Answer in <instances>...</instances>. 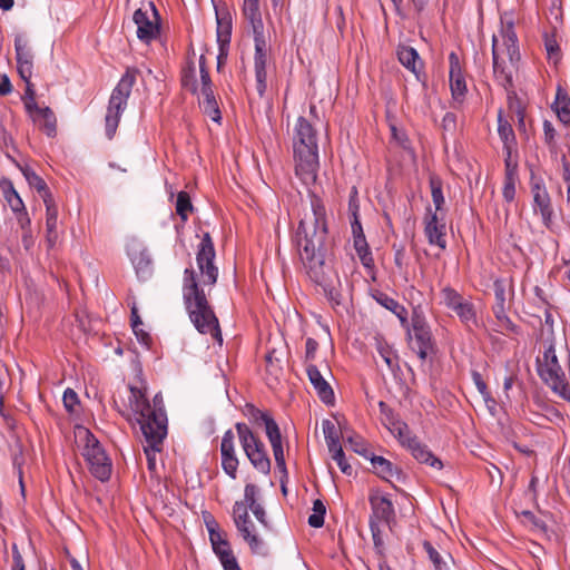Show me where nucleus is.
Wrapping results in <instances>:
<instances>
[{"instance_id": "f257e3e1", "label": "nucleus", "mask_w": 570, "mask_h": 570, "mask_svg": "<svg viewBox=\"0 0 570 570\" xmlns=\"http://www.w3.org/2000/svg\"><path fill=\"white\" fill-rule=\"evenodd\" d=\"M309 210L299 220L295 243L308 277L320 285L332 305L341 304L340 292L330 284L325 256L330 246L326 208L316 194H309Z\"/></svg>"}, {"instance_id": "f03ea898", "label": "nucleus", "mask_w": 570, "mask_h": 570, "mask_svg": "<svg viewBox=\"0 0 570 570\" xmlns=\"http://www.w3.org/2000/svg\"><path fill=\"white\" fill-rule=\"evenodd\" d=\"M216 256L214 242L205 233L198 245L196 262L199 275L194 268H186L183 279V299L190 322L200 334H209L219 344L223 343L218 318L209 304L206 286H214L218 278V268L214 264Z\"/></svg>"}, {"instance_id": "7ed1b4c3", "label": "nucleus", "mask_w": 570, "mask_h": 570, "mask_svg": "<svg viewBox=\"0 0 570 570\" xmlns=\"http://www.w3.org/2000/svg\"><path fill=\"white\" fill-rule=\"evenodd\" d=\"M521 55L513 21H501L492 37V65L495 80L505 90L513 88V73L519 70Z\"/></svg>"}, {"instance_id": "20e7f679", "label": "nucleus", "mask_w": 570, "mask_h": 570, "mask_svg": "<svg viewBox=\"0 0 570 570\" xmlns=\"http://www.w3.org/2000/svg\"><path fill=\"white\" fill-rule=\"evenodd\" d=\"M295 174L305 185L314 184L318 170L317 131L304 117H298L293 135Z\"/></svg>"}, {"instance_id": "39448f33", "label": "nucleus", "mask_w": 570, "mask_h": 570, "mask_svg": "<svg viewBox=\"0 0 570 570\" xmlns=\"http://www.w3.org/2000/svg\"><path fill=\"white\" fill-rule=\"evenodd\" d=\"M129 390V405L140 430L148 425L153 431H159V429L167 431V415L164 409L163 396L156 394L153 399V404H150L145 389L130 385Z\"/></svg>"}, {"instance_id": "423d86ee", "label": "nucleus", "mask_w": 570, "mask_h": 570, "mask_svg": "<svg viewBox=\"0 0 570 570\" xmlns=\"http://www.w3.org/2000/svg\"><path fill=\"white\" fill-rule=\"evenodd\" d=\"M75 439L81 454L88 463L91 474L100 481L109 480L111 475V460L106 454L98 439L85 426H77Z\"/></svg>"}, {"instance_id": "0eeeda50", "label": "nucleus", "mask_w": 570, "mask_h": 570, "mask_svg": "<svg viewBox=\"0 0 570 570\" xmlns=\"http://www.w3.org/2000/svg\"><path fill=\"white\" fill-rule=\"evenodd\" d=\"M139 75V69L128 67L110 95L105 117L106 136L108 139H112L116 134L121 114L127 107V101Z\"/></svg>"}, {"instance_id": "6e6552de", "label": "nucleus", "mask_w": 570, "mask_h": 570, "mask_svg": "<svg viewBox=\"0 0 570 570\" xmlns=\"http://www.w3.org/2000/svg\"><path fill=\"white\" fill-rule=\"evenodd\" d=\"M235 429L243 451L253 466L263 474H269L272 464L263 441L246 423L237 422Z\"/></svg>"}, {"instance_id": "1a4fd4ad", "label": "nucleus", "mask_w": 570, "mask_h": 570, "mask_svg": "<svg viewBox=\"0 0 570 570\" xmlns=\"http://www.w3.org/2000/svg\"><path fill=\"white\" fill-rule=\"evenodd\" d=\"M406 334L409 344L413 352L422 360L433 352L434 342L431 333L430 325L420 308H413L411 316V326L407 327Z\"/></svg>"}, {"instance_id": "9d476101", "label": "nucleus", "mask_w": 570, "mask_h": 570, "mask_svg": "<svg viewBox=\"0 0 570 570\" xmlns=\"http://www.w3.org/2000/svg\"><path fill=\"white\" fill-rule=\"evenodd\" d=\"M530 189L533 198V213L540 215L544 227L554 233V210L551 196L544 185L543 179L541 177H537L533 171L531 173L530 177Z\"/></svg>"}, {"instance_id": "9b49d317", "label": "nucleus", "mask_w": 570, "mask_h": 570, "mask_svg": "<svg viewBox=\"0 0 570 570\" xmlns=\"http://www.w3.org/2000/svg\"><path fill=\"white\" fill-rule=\"evenodd\" d=\"M538 373L552 391L568 383L552 344L544 350L542 358H538Z\"/></svg>"}, {"instance_id": "f8f14e48", "label": "nucleus", "mask_w": 570, "mask_h": 570, "mask_svg": "<svg viewBox=\"0 0 570 570\" xmlns=\"http://www.w3.org/2000/svg\"><path fill=\"white\" fill-rule=\"evenodd\" d=\"M255 43L254 68L256 79V90L259 97H263L267 89L266 66L269 56V46L264 32L253 33Z\"/></svg>"}, {"instance_id": "ddd939ff", "label": "nucleus", "mask_w": 570, "mask_h": 570, "mask_svg": "<svg viewBox=\"0 0 570 570\" xmlns=\"http://www.w3.org/2000/svg\"><path fill=\"white\" fill-rule=\"evenodd\" d=\"M137 26V37L148 43L159 33V16L153 2L148 3V10L137 9L132 17Z\"/></svg>"}, {"instance_id": "4468645a", "label": "nucleus", "mask_w": 570, "mask_h": 570, "mask_svg": "<svg viewBox=\"0 0 570 570\" xmlns=\"http://www.w3.org/2000/svg\"><path fill=\"white\" fill-rule=\"evenodd\" d=\"M233 519L238 532L247 542L252 552L257 554H265V546L263 540L259 539L257 534L253 533L252 531H246L245 529V524L250 523L246 503L235 502L233 507Z\"/></svg>"}, {"instance_id": "2eb2a0df", "label": "nucleus", "mask_w": 570, "mask_h": 570, "mask_svg": "<svg viewBox=\"0 0 570 570\" xmlns=\"http://www.w3.org/2000/svg\"><path fill=\"white\" fill-rule=\"evenodd\" d=\"M144 435V452L147 458V468L149 472L155 473L157 469L156 456L163 451L164 439L167 435L166 430L153 431L148 425L140 430Z\"/></svg>"}, {"instance_id": "dca6fc26", "label": "nucleus", "mask_w": 570, "mask_h": 570, "mask_svg": "<svg viewBox=\"0 0 570 570\" xmlns=\"http://www.w3.org/2000/svg\"><path fill=\"white\" fill-rule=\"evenodd\" d=\"M403 446L411 452L413 458L420 463L429 464L432 468L441 470L443 468L442 461L436 458L428 448L423 444L417 436L412 435L411 431H407V435L403 439H399Z\"/></svg>"}, {"instance_id": "f3484780", "label": "nucleus", "mask_w": 570, "mask_h": 570, "mask_svg": "<svg viewBox=\"0 0 570 570\" xmlns=\"http://www.w3.org/2000/svg\"><path fill=\"white\" fill-rule=\"evenodd\" d=\"M449 63H450V89L454 104L459 106L465 99V95L468 92L466 81L462 72V66L459 59V56L455 52H451L449 55Z\"/></svg>"}, {"instance_id": "a211bd4d", "label": "nucleus", "mask_w": 570, "mask_h": 570, "mask_svg": "<svg viewBox=\"0 0 570 570\" xmlns=\"http://www.w3.org/2000/svg\"><path fill=\"white\" fill-rule=\"evenodd\" d=\"M424 234L431 245H436L441 249L446 248V226L443 214H436L428 208Z\"/></svg>"}, {"instance_id": "6ab92c4d", "label": "nucleus", "mask_w": 570, "mask_h": 570, "mask_svg": "<svg viewBox=\"0 0 570 570\" xmlns=\"http://www.w3.org/2000/svg\"><path fill=\"white\" fill-rule=\"evenodd\" d=\"M222 469L233 480L237 478L239 465L235 450V435L232 430H227L220 443Z\"/></svg>"}, {"instance_id": "aec40b11", "label": "nucleus", "mask_w": 570, "mask_h": 570, "mask_svg": "<svg viewBox=\"0 0 570 570\" xmlns=\"http://www.w3.org/2000/svg\"><path fill=\"white\" fill-rule=\"evenodd\" d=\"M397 58L402 66L413 72L415 78L423 86H426L428 77L424 71V63L413 47L400 46L397 49Z\"/></svg>"}, {"instance_id": "412c9836", "label": "nucleus", "mask_w": 570, "mask_h": 570, "mask_svg": "<svg viewBox=\"0 0 570 570\" xmlns=\"http://www.w3.org/2000/svg\"><path fill=\"white\" fill-rule=\"evenodd\" d=\"M498 134L503 144L504 161H518L515 134L511 124L503 118L502 111L498 115Z\"/></svg>"}, {"instance_id": "4be33fe9", "label": "nucleus", "mask_w": 570, "mask_h": 570, "mask_svg": "<svg viewBox=\"0 0 570 570\" xmlns=\"http://www.w3.org/2000/svg\"><path fill=\"white\" fill-rule=\"evenodd\" d=\"M306 372L320 400L327 405H333L335 402L334 391L328 382L323 377L317 366L309 364Z\"/></svg>"}, {"instance_id": "5701e85b", "label": "nucleus", "mask_w": 570, "mask_h": 570, "mask_svg": "<svg viewBox=\"0 0 570 570\" xmlns=\"http://www.w3.org/2000/svg\"><path fill=\"white\" fill-rule=\"evenodd\" d=\"M372 515L370 520L389 524L395 517L394 507L390 499L384 495L374 494L370 497Z\"/></svg>"}, {"instance_id": "b1692460", "label": "nucleus", "mask_w": 570, "mask_h": 570, "mask_svg": "<svg viewBox=\"0 0 570 570\" xmlns=\"http://www.w3.org/2000/svg\"><path fill=\"white\" fill-rule=\"evenodd\" d=\"M27 115L48 137L57 135V118L51 108L38 107L36 111Z\"/></svg>"}, {"instance_id": "393cba45", "label": "nucleus", "mask_w": 570, "mask_h": 570, "mask_svg": "<svg viewBox=\"0 0 570 570\" xmlns=\"http://www.w3.org/2000/svg\"><path fill=\"white\" fill-rule=\"evenodd\" d=\"M0 189L2 191L3 198L10 206L11 210L14 213L16 219L22 217V214L24 216H29L20 195L9 178L2 177L0 179Z\"/></svg>"}, {"instance_id": "a878e982", "label": "nucleus", "mask_w": 570, "mask_h": 570, "mask_svg": "<svg viewBox=\"0 0 570 570\" xmlns=\"http://www.w3.org/2000/svg\"><path fill=\"white\" fill-rule=\"evenodd\" d=\"M267 438L271 442L276 466L283 474L287 473L286 463L284 458V450L282 444V435L278 424L275 421H269L267 424Z\"/></svg>"}, {"instance_id": "bb28decb", "label": "nucleus", "mask_w": 570, "mask_h": 570, "mask_svg": "<svg viewBox=\"0 0 570 570\" xmlns=\"http://www.w3.org/2000/svg\"><path fill=\"white\" fill-rule=\"evenodd\" d=\"M380 413L382 415L383 424L394 434L397 439H403L410 431L407 424L396 417L394 411L383 401L379 403Z\"/></svg>"}, {"instance_id": "cd10ccee", "label": "nucleus", "mask_w": 570, "mask_h": 570, "mask_svg": "<svg viewBox=\"0 0 570 570\" xmlns=\"http://www.w3.org/2000/svg\"><path fill=\"white\" fill-rule=\"evenodd\" d=\"M8 157L17 165V167L21 170L23 177L28 181L29 186L35 188L40 197L42 198L43 203L51 202V198H53V195L51 194L50 189L48 188L47 183L29 166H21L18 164L12 157L8 155Z\"/></svg>"}, {"instance_id": "c85d7f7f", "label": "nucleus", "mask_w": 570, "mask_h": 570, "mask_svg": "<svg viewBox=\"0 0 570 570\" xmlns=\"http://www.w3.org/2000/svg\"><path fill=\"white\" fill-rule=\"evenodd\" d=\"M371 461L374 473L381 479L391 482L393 479L397 481L402 478V471L391 461L381 455L372 453L368 458Z\"/></svg>"}, {"instance_id": "c756f323", "label": "nucleus", "mask_w": 570, "mask_h": 570, "mask_svg": "<svg viewBox=\"0 0 570 570\" xmlns=\"http://www.w3.org/2000/svg\"><path fill=\"white\" fill-rule=\"evenodd\" d=\"M518 180V161H504L502 196L507 203H512L515 199V185Z\"/></svg>"}, {"instance_id": "7c9ffc66", "label": "nucleus", "mask_w": 570, "mask_h": 570, "mask_svg": "<svg viewBox=\"0 0 570 570\" xmlns=\"http://www.w3.org/2000/svg\"><path fill=\"white\" fill-rule=\"evenodd\" d=\"M216 22H217V41L218 43H229L232 36V16L226 6H215Z\"/></svg>"}, {"instance_id": "2f4dec72", "label": "nucleus", "mask_w": 570, "mask_h": 570, "mask_svg": "<svg viewBox=\"0 0 570 570\" xmlns=\"http://www.w3.org/2000/svg\"><path fill=\"white\" fill-rule=\"evenodd\" d=\"M552 108L561 122L564 125L570 124V96L561 85H558L557 87L556 99L552 104Z\"/></svg>"}, {"instance_id": "473e14b6", "label": "nucleus", "mask_w": 570, "mask_h": 570, "mask_svg": "<svg viewBox=\"0 0 570 570\" xmlns=\"http://www.w3.org/2000/svg\"><path fill=\"white\" fill-rule=\"evenodd\" d=\"M423 549L432 562L434 570H451V564L454 560L450 553H441L430 541L426 540L423 542Z\"/></svg>"}, {"instance_id": "72a5a7b5", "label": "nucleus", "mask_w": 570, "mask_h": 570, "mask_svg": "<svg viewBox=\"0 0 570 570\" xmlns=\"http://www.w3.org/2000/svg\"><path fill=\"white\" fill-rule=\"evenodd\" d=\"M243 13L249 21L253 33L264 32V24L259 11V0H244Z\"/></svg>"}, {"instance_id": "f704fd0d", "label": "nucleus", "mask_w": 570, "mask_h": 570, "mask_svg": "<svg viewBox=\"0 0 570 570\" xmlns=\"http://www.w3.org/2000/svg\"><path fill=\"white\" fill-rule=\"evenodd\" d=\"M203 99L199 101L200 109L208 116L213 121L219 124L222 120V114L214 95V90L200 91Z\"/></svg>"}, {"instance_id": "c9c22d12", "label": "nucleus", "mask_w": 570, "mask_h": 570, "mask_svg": "<svg viewBox=\"0 0 570 570\" xmlns=\"http://www.w3.org/2000/svg\"><path fill=\"white\" fill-rule=\"evenodd\" d=\"M375 348L387 368L392 372L400 370L399 357L393 348L382 338H375Z\"/></svg>"}, {"instance_id": "e433bc0d", "label": "nucleus", "mask_w": 570, "mask_h": 570, "mask_svg": "<svg viewBox=\"0 0 570 570\" xmlns=\"http://www.w3.org/2000/svg\"><path fill=\"white\" fill-rule=\"evenodd\" d=\"M429 184L431 189V197L434 204L436 214H443L445 199L443 195V181L442 179L435 175L431 174L429 177Z\"/></svg>"}, {"instance_id": "4c0bfd02", "label": "nucleus", "mask_w": 570, "mask_h": 570, "mask_svg": "<svg viewBox=\"0 0 570 570\" xmlns=\"http://www.w3.org/2000/svg\"><path fill=\"white\" fill-rule=\"evenodd\" d=\"M453 312L458 315L460 321L466 326L471 327L472 325H476V312L472 302L469 299H464L461 302Z\"/></svg>"}, {"instance_id": "58836bf2", "label": "nucleus", "mask_w": 570, "mask_h": 570, "mask_svg": "<svg viewBox=\"0 0 570 570\" xmlns=\"http://www.w3.org/2000/svg\"><path fill=\"white\" fill-rule=\"evenodd\" d=\"M353 245L362 265L366 268L373 267L374 258L365 236L353 237Z\"/></svg>"}, {"instance_id": "ea45409f", "label": "nucleus", "mask_w": 570, "mask_h": 570, "mask_svg": "<svg viewBox=\"0 0 570 570\" xmlns=\"http://www.w3.org/2000/svg\"><path fill=\"white\" fill-rule=\"evenodd\" d=\"M492 312L498 322V332H511L515 334L519 332V327L507 315V305H493Z\"/></svg>"}, {"instance_id": "a19ab883", "label": "nucleus", "mask_w": 570, "mask_h": 570, "mask_svg": "<svg viewBox=\"0 0 570 570\" xmlns=\"http://www.w3.org/2000/svg\"><path fill=\"white\" fill-rule=\"evenodd\" d=\"M180 82L183 88L190 91L191 94H196L198 90V85L196 80V68L195 62L193 60H188L186 65L183 67L180 72Z\"/></svg>"}, {"instance_id": "79ce46f5", "label": "nucleus", "mask_w": 570, "mask_h": 570, "mask_svg": "<svg viewBox=\"0 0 570 570\" xmlns=\"http://www.w3.org/2000/svg\"><path fill=\"white\" fill-rule=\"evenodd\" d=\"M205 523L209 533V541L212 543V548L219 544L224 546L225 542L228 541L226 539V534L219 529V524L212 515L205 518Z\"/></svg>"}, {"instance_id": "37998d69", "label": "nucleus", "mask_w": 570, "mask_h": 570, "mask_svg": "<svg viewBox=\"0 0 570 570\" xmlns=\"http://www.w3.org/2000/svg\"><path fill=\"white\" fill-rule=\"evenodd\" d=\"M322 428L328 450L340 446L341 432L336 428L334 422L328 419H325L322 422Z\"/></svg>"}, {"instance_id": "c03bdc74", "label": "nucleus", "mask_w": 570, "mask_h": 570, "mask_svg": "<svg viewBox=\"0 0 570 570\" xmlns=\"http://www.w3.org/2000/svg\"><path fill=\"white\" fill-rule=\"evenodd\" d=\"M17 223L21 229V242L26 250H30L35 245V238L31 229V219L29 216L19 217Z\"/></svg>"}, {"instance_id": "a18cd8bd", "label": "nucleus", "mask_w": 570, "mask_h": 570, "mask_svg": "<svg viewBox=\"0 0 570 570\" xmlns=\"http://www.w3.org/2000/svg\"><path fill=\"white\" fill-rule=\"evenodd\" d=\"M175 208L180 219L184 223L187 222L189 214L194 210L190 196L187 191L181 190L177 194Z\"/></svg>"}, {"instance_id": "49530a36", "label": "nucleus", "mask_w": 570, "mask_h": 570, "mask_svg": "<svg viewBox=\"0 0 570 570\" xmlns=\"http://www.w3.org/2000/svg\"><path fill=\"white\" fill-rule=\"evenodd\" d=\"M520 517L522 518V522L525 525H529L532 531L537 533L546 534L548 531V527L543 520L538 518L533 512L529 510H524L521 512Z\"/></svg>"}, {"instance_id": "de8ad7c7", "label": "nucleus", "mask_w": 570, "mask_h": 570, "mask_svg": "<svg viewBox=\"0 0 570 570\" xmlns=\"http://www.w3.org/2000/svg\"><path fill=\"white\" fill-rule=\"evenodd\" d=\"M393 250H394V264L397 268V271L403 275L404 281L409 282L407 276V257L405 253V247L403 245H396L393 244Z\"/></svg>"}, {"instance_id": "09e8293b", "label": "nucleus", "mask_w": 570, "mask_h": 570, "mask_svg": "<svg viewBox=\"0 0 570 570\" xmlns=\"http://www.w3.org/2000/svg\"><path fill=\"white\" fill-rule=\"evenodd\" d=\"M26 82V90L23 96L21 97L26 112L31 114L32 111H36L39 107L36 101V90L35 85L31 82V79L23 80Z\"/></svg>"}, {"instance_id": "8fccbe9b", "label": "nucleus", "mask_w": 570, "mask_h": 570, "mask_svg": "<svg viewBox=\"0 0 570 570\" xmlns=\"http://www.w3.org/2000/svg\"><path fill=\"white\" fill-rule=\"evenodd\" d=\"M441 296L444 305L453 311L461 302H463L465 298L453 287L445 286L441 291Z\"/></svg>"}, {"instance_id": "3c124183", "label": "nucleus", "mask_w": 570, "mask_h": 570, "mask_svg": "<svg viewBox=\"0 0 570 570\" xmlns=\"http://www.w3.org/2000/svg\"><path fill=\"white\" fill-rule=\"evenodd\" d=\"M326 513V507L322 500L316 499L313 502V513L308 517V524L312 528H321L324 524V515Z\"/></svg>"}, {"instance_id": "603ef678", "label": "nucleus", "mask_w": 570, "mask_h": 570, "mask_svg": "<svg viewBox=\"0 0 570 570\" xmlns=\"http://www.w3.org/2000/svg\"><path fill=\"white\" fill-rule=\"evenodd\" d=\"M328 452L331 453L332 459L337 463L340 470L348 476L352 475L353 468L347 462L342 445L330 449Z\"/></svg>"}, {"instance_id": "864d4df0", "label": "nucleus", "mask_w": 570, "mask_h": 570, "mask_svg": "<svg viewBox=\"0 0 570 570\" xmlns=\"http://www.w3.org/2000/svg\"><path fill=\"white\" fill-rule=\"evenodd\" d=\"M510 287V284L503 278H497L493 282V291H494V305H507V291Z\"/></svg>"}, {"instance_id": "5fc2aeb1", "label": "nucleus", "mask_w": 570, "mask_h": 570, "mask_svg": "<svg viewBox=\"0 0 570 570\" xmlns=\"http://www.w3.org/2000/svg\"><path fill=\"white\" fill-rule=\"evenodd\" d=\"M14 49H16L17 62L33 61V53H32L31 49L28 47L27 41H24L21 37H17L14 39Z\"/></svg>"}, {"instance_id": "6e6d98bb", "label": "nucleus", "mask_w": 570, "mask_h": 570, "mask_svg": "<svg viewBox=\"0 0 570 570\" xmlns=\"http://www.w3.org/2000/svg\"><path fill=\"white\" fill-rule=\"evenodd\" d=\"M245 414L248 415L254 422L263 421L265 424V432L267 433V424L269 421H275L267 413L256 409L253 404H246Z\"/></svg>"}, {"instance_id": "4d7b16f0", "label": "nucleus", "mask_w": 570, "mask_h": 570, "mask_svg": "<svg viewBox=\"0 0 570 570\" xmlns=\"http://www.w3.org/2000/svg\"><path fill=\"white\" fill-rule=\"evenodd\" d=\"M346 442L350 444L351 449L365 459H368L372 452L366 448V444L360 435L348 436Z\"/></svg>"}, {"instance_id": "13d9d810", "label": "nucleus", "mask_w": 570, "mask_h": 570, "mask_svg": "<svg viewBox=\"0 0 570 570\" xmlns=\"http://www.w3.org/2000/svg\"><path fill=\"white\" fill-rule=\"evenodd\" d=\"M46 206V228H57L58 224V208L55 198L51 202L45 203Z\"/></svg>"}, {"instance_id": "bf43d9fd", "label": "nucleus", "mask_w": 570, "mask_h": 570, "mask_svg": "<svg viewBox=\"0 0 570 570\" xmlns=\"http://www.w3.org/2000/svg\"><path fill=\"white\" fill-rule=\"evenodd\" d=\"M370 530H371L374 548L380 554H382L383 548H384V542H383L382 530H381L380 523L376 522L375 520H370Z\"/></svg>"}, {"instance_id": "052dcab7", "label": "nucleus", "mask_w": 570, "mask_h": 570, "mask_svg": "<svg viewBox=\"0 0 570 570\" xmlns=\"http://www.w3.org/2000/svg\"><path fill=\"white\" fill-rule=\"evenodd\" d=\"M265 361L268 373L277 375L282 371L281 360L276 355V350L268 351Z\"/></svg>"}, {"instance_id": "680f3d73", "label": "nucleus", "mask_w": 570, "mask_h": 570, "mask_svg": "<svg viewBox=\"0 0 570 570\" xmlns=\"http://www.w3.org/2000/svg\"><path fill=\"white\" fill-rule=\"evenodd\" d=\"M62 402L67 412L73 413L76 412V407L79 404V399L73 390L67 389L63 393Z\"/></svg>"}, {"instance_id": "e2e57ef3", "label": "nucleus", "mask_w": 570, "mask_h": 570, "mask_svg": "<svg viewBox=\"0 0 570 570\" xmlns=\"http://www.w3.org/2000/svg\"><path fill=\"white\" fill-rule=\"evenodd\" d=\"M224 570H237L240 569L237 559L235 558L233 550L226 551L217 556Z\"/></svg>"}, {"instance_id": "0e129e2a", "label": "nucleus", "mask_w": 570, "mask_h": 570, "mask_svg": "<svg viewBox=\"0 0 570 570\" xmlns=\"http://www.w3.org/2000/svg\"><path fill=\"white\" fill-rule=\"evenodd\" d=\"M374 298L381 306L389 309L390 312L397 309V306L400 305V303L396 299H394L393 297L389 296L386 293L383 292H377L374 295Z\"/></svg>"}, {"instance_id": "69168bd1", "label": "nucleus", "mask_w": 570, "mask_h": 570, "mask_svg": "<svg viewBox=\"0 0 570 570\" xmlns=\"http://www.w3.org/2000/svg\"><path fill=\"white\" fill-rule=\"evenodd\" d=\"M543 136H544V142L548 145V147L550 149H554L557 146V144H556L557 131H556L553 125L551 124V121H549V120L543 121Z\"/></svg>"}, {"instance_id": "338daca9", "label": "nucleus", "mask_w": 570, "mask_h": 570, "mask_svg": "<svg viewBox=\"0 0 570 570\" xmlns=\"http://www.w3.org/2000/svg\"><path fill=\"white\" fill-rule=\"evenodd\" d=\"M257 495V487L255 484L248 483L244 489V500L242 502L246 503V508L252 509L254 505H257L256 501Z\"/></svg>"}, {"instance_id": "774afa93", "label": "nucleus", "mask_w": 570, "mask_h": 570, "mask_svg": "<svg viewBox=\"0 0 570 570\" xmlns=\"http://www.w3.org/2000/svg\"><path fill=\"white\" fill-rule=\"evenodd\" d=\"M12 570H26L23 558L16 543L12 544Z\"/></svg>"}]
</instances>
